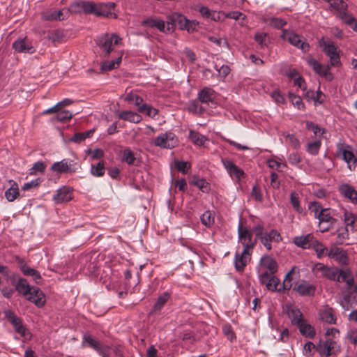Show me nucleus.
<instances>
[{
    "instance_id": "nucleus-1",
    "label": "nucleus",
    "mask_w": 357,
    "mask_h": 357,
    "mask_svg": "<svg viewBox=\"0 0 357 357\" xmlns=\"http://www.w3.org/2000/svg\"><path fill=\"white\" fill-rule=\"evenodd\" d=\"M319 44L322 51L330 57V65L331 66H337L340 64V58L337 52V47L333 42L322 37L319 40Z\"/></svg>"
},
{
    "instance_id": "nucleus-2",
    "label": "nucleus",
    "mask_w": 357,
    "mask_h": 357,
    "mask_svg": "<svg viewBox=\"0 0 357 357\" xmlns=\"http://www.w3.org/2000/svg\"><path fill=\"white\" fill-rule=\"evenodd\" d=\"M337 155L347 163L350 170L355 169L356 158L351 146L338 143L337 144Z\"/></svg>"
},
{
    "instance_id": "nucleus-3",
    "label": "nucleus",
    "mask_w": 357,
    "mask_h": 357,
    "mask_svg": "<svg viewBox=\"0 0 357 357\" xmlns=\"http://www.w3.org/2000/svg\"><path fill=\"white\" fill-rule=\"evenodd\" d=\"M84 345H87L89 347L94 349L102 357H109L110 347L104 344L89 334H84L83 336L82 346Z\"/></svg>"
},
{
    "instance_id": "nucleus-4",
    "label": "nucleus",
    "mask_w": 357,
    "mask_h": 357,
    "mask_svg": "<svg viewBox=\"0 0 357 357\" xmlns=\"http://www.w3.org/2000/svg\"><path fill=\"white\" fill-rule=\"evenodd\" d=\"M178 142L176 136L172 132L160 133L153 139V144L161 149H173L177 146Z\"/></svg>"
},
{
    "instance_id": "nucleus-5",
    "label": "nucleus",
    "mask_w": 357,
    "mask_h": 357,
    "mask_svg": "<svg viewBox=\"0 0 357 357\" xmlns=\"http://www.w3.org/2000/svg\"><path fill=\"white\" fill-rule=\"evenodd\" d=\"M121 38L115 34H105L98 39V45L102 50V54L107 56L114 50V46L117 45Z\"/></svg>"
},
{
    "instance_id": "nucleus-6",
    "label": "nucleus",
    "mask_w": 357,
    "mask_h": 357,
    "mask_svg": "<svg viewBox=\"0 0 357 357\" xmlns=\"http://www.w3.org/2000/svg\"><path fill=\"white\" fill-rule=\"evenodd\" d=\"M281 36L284 40H287L292 45L302 50L304 52H307L310 49V45L303 40L301 36L293 31L284 29Z\"/></svg>"
},
{
    "instance_id": "nucleus-7",
    "label": "nucleus",
    "mask_w": 357,
    "mask_h": 357,
    "mask_svg": "<svg viewBox=\"0 0 357 357\" xmlns=\"http://www.w3.org/2000/svg\"><path fill=\"white\" fill-rule=\"evenodd\" d=\"M238 240L242 244L243 250L252 251L256 244V240L252 241V234L247 227L238 226Z\"/></svg>"
},
{
    "instance_id": "nucleus-8",
    "label": "nucleus",
    "mask_w": 357,
    "mask_h": 357,
    "mask_svg": "<svg viewBox=\"0 0 357 357\" xmlns=\"http://www.w3.org/2000/svg\"><path fill=\"white\" fill-rule=\"evenodd\" d=\"M317 219L319 220V229L321 232L328 231L337 221L333 217L329 208H326Z\"/></svg>"
},
{
    "instance_id": "nucleus-9",
    "label": "nucleus",
    "mask_w": 357,
    "mask_h": 357,
    "mask_svg": "<svg viewBox=\"0 0 357 357\" xmlns=\"http://www.w3.org/2000/svg\"><path fill=\"white\" fill-rule=\"evenodd\" d=\"M252 252V251L250 250H243L241 253L238 252H236L234 257V265L236 271L240 272L243 271L247 264L251 259Z\"/></svg>"
},
{
    "instance_id": "nucleus-10",
    "label": "nucleus",
    "mask_w": 357,
    "mask_h": 357,
    "mask_svg": "<svg viewBox=\"0 0 357 357\" xmlns=\"http://www.w3.org/2000/svg\"><path fill=\"white\" fill-rule=\"evenodd\" d=\"M115 3L113 2L101 3L97 4L96 15L107 17L116 18L114 13Z\"/></svg>"
},
{
    "instance_id": "nucleus-11",
    "label": "nucleus",
    "mask_w": 357,
    "mask_h": 357,
    "mask_svg": "<svg viewBox=\"0 0 357 357\" xmlns=\"http://www.w3.org/2000/svg\"><path fill=\"white\" fill-rule=\"evenodd\" d=\"M307 64L313 69V70L321 75L324 76L325 77H329V79H332L333 76L331 73H329V67L325 68L322 64L319 63L312 56H309L307 59Z\"/></svg>"
},
{
    "instance_id": "nucleus-12",
    "label": "nucleus",
    "mask_w": 357,
    "mask_h": 357,
    "mask_svg": "<svg viewBox=\"0 0 357 357\" xmlns=\"http://www.w3.org/2000/svg\"><path fill=\"white\" fill-rule=\"evenodd\" d=\"M319 316L320 320L325 323L329 324H336L337 319L334 312V310L328 305L324 306L319 310Z\"/></svg>"
},
{
    "instance_id": "nucleus-13",
    "label": "nucleus",
    "mask_w": 357,
    "mask_h": 357,
    "mask_svg": "<svg viewBox=\"0 0 357 357\" xmlns=\"http://www.w3.org/2000/svg\"><path fill=\"white\" fill-rule=\"evenodd\" d=\"M26 298L39 307H43L45 303V295L38 287H33Z\"/></svg>"
},
{
    "instance_id": "nucleus-14",
    "label": "nucleus",
    "mask_w": 357,
    "mask_h": 357,
    "mask_svg": "<svg viewBox=\"0 0 357 357\" xmlns=\"http://www.w3.org/2000/svg\"><path fill=\"white\" fill-rule=\"evenodd\" d=\"M281 239L282 237L280 233L275 229H272L270 232H266L260 241L268 250H271L272 248L271 242H280Z\"/></svg>"
},
{
    "instance_id": "nucleus-15",
    "label": "nucleus",
    "mask_w": 357,
    "mask_h": 357,
    "mask_svg": "<svg viewBox=\"0 0 357 357\" xmlns=\"http://www.w3.org/2000/svg\"><path fill=\"white\" fill-rule=\"evenodd\" d=\"M315 238L312 234L295 236L293 239L294 243L303 249H309L312 246Z\"/></svg>"
},
{
    "instance_id": "nucleus-16",
    "label": "nucleus",
    "mask_w": 357,
    "mask_h": 357,
    "mask_svg": "<svg viewBox=\"0 0 357 357\" xmlns=\"http://www.w3.org/2000/svg\"><path fill=\"white\" fill-rule=\"evenodd\" d=\"M13 48L17 52L32 54L35 48L26 38L18 39L13 43Z\"/></svg>"
},
{
    "instance_id": "nucleus-17",
    "label": "nucleus",
    "mask_w": 357,
    "mask_h": 357,
    "mask_svg": "<svg viewBox=\"0 0 357 357\" xmlns=\"http://www.w3.org/2000/svg\"><path fill=\"white\" fill-rule=\"evenodd\" d=\"M327 256L334 259L342 265L347 264L348 261V258L344 250L335 245L331 248L327 253Z\"/></svg>"
},
{
    "instance_id": "nucleus-18",
    "label": "nucleus",
    "mask_w": 357,
    "mask_h": 357,
    "mask_svg": "<svg viewBox=\"0 0 357 357\" xmlns=\"http://www.w3.org/2000/svg\"><path fill=\"white\" fill-rule=\"evenodd\" d=\"M73 165V160L63 159L61 161L53 163L51 170L56 173H65L71 172V167Z\"/></svg>"
},
{
    "instance_id": "nucleus-19",
    "label": "nucleus",
    "mask_w": 357,
    "mask_h": 357,
    "mask_svg": "<svg viewBox=\"0 0 357 357\" xmlns=\"http://www.w3.org/2000/svg\"><path fill=\"white\" fill-rule=\"evenodd\" d=\"M72 199V191L70 188L63 186L59 189L56 195L53 197V200L56 204L66 202Z\"/></svg>"
},
{
    "instance_id": "nucleus-20",
    "label": "nucleus",
    "mask_w": 357,
    "mask_h": 357,
    "mask_svg": "<svg viewBox=\"0 0 357 357\" xmlns=\"http://www.w3.org/2000/svg\"><path fill=\"white\" fill-rule=\"evenodd\" d=\"M339 192L344 197L349 199L353 203H357V191L351 185L342 183L339 186Z\"/></svg>"
},
{
    "instance_id": "nucleus-21",
    "label": "nucleus",
    "mask_w": 357,
    "mask_h": 357,
    "mask_svg": "<svg viewBox=\"0 0 357 357\" xmlns=\"http://www.w3.org/2000/svg\"><path fill=\"white\" fill-rule=\"evenodd\" d=\"M6 315L10 322L13 325L17 333L25 336L26 328L22 324L21 319L15 316L11 311L6 312Z\"/></svg>"
},
{
    "instance_id": "nucleus-22",
    "label": "nucleus",
    "mask_w": 357,
    "mask_h": 357,
    "mask_svg": "<svg viewBox=\"0 0 357 357\" xmlns=\"http://www.w3.org/2000/svg\"><path fill=\"white\" fill-rule=\"evenodd\" d=\"M294 290L297 291L301 296H312L314 294L316 288L313 284L303 281L294 287Z\"/></svg>"
},
{
    "instance_id": "nucleus-23",
    "label": "nucleus",
    "mask_w": 357,
    "mask_h": 357,
    "mask_svg": "<svg viewBox=\"0 0 357 357\" xmlns=\"http://www.w3.org/2000/svg\"><path fill=\"white\" fill-rule=\"evenodd\" d=\"M12 283L15 285V289L21 294L26 297L31 291L33 287H31L27 280L24 278H20L17 282H15V279H12Z\"/></svg>"
},
{
    "instance_id": "nucleus-24",
    "label": "nucleus",
    "mask_w": 357,
    "mask_h": 357,
    "mask_svg": "<svg viewBox=\"0 0 357 357\" xmlns=\"http://www.w3.org/2000/svg\"><path fill=\"white\" fill-rule=\"evenodd\" d=\"M260 265L267 269L271 273H275L278 271L276 261L269 255H264L260 259Z\"/></svg>"
},
{
    "instance_id": "nucleus-25",
    "label": "nucleus",
    "mask_w": 357,
    "mask_h": 357,
    "mask_svg": "<svg viewBox=\"0 0 357 357\" xmlns=\"http://www.w3.org/2000/svg\"><path fill=\"white\" fill-rule=\"evenodd\" d=\"M215 98V91L211 88L204 87L198 95L199 101L202 103L208 104L213 102Z\"/></svg>"
},
{
    "instance_id": "nucleus-26",
    "label": "nucleus",
    "mask_w": 357,
    "mask_h": 357,
    "mask_svg": "<svg viewBox=\"0 0 357 357\" xmlns=\"http://www.w3.org/2000/svg\"><path fill=\"white\" fill-rule=\"evenodd\" d=\"M171 23L168 22L167 29L169 31L173 29L174 26H178L181 29L183 25L186 24L187 18L177 13H173L170 17Z\"/></svg>"
},
{
    "instance_id": "nucleus-27",
    "label": "nucleus",
    "mask_w": 357,
    "mask_h": 357,
    "mask_svg": "<svg viewBox=\"0 0 357 357\" xmlns=\"http://www.w3.org/2000/svg\"><path fill=\"white\" fill-rule=\"evenodd\" d=\"M342 269H340L337 267H329L328 266L322 277L326 278L332 281H336L340 282L341 271Z\"/></svg>"
},
{
    "instance_id": "nucleus-28",
    "label": "nucleus",
    "mask_w": 357,
    "mask_h": 357,
    "mask_svg": "<svg viewBox=\"0 0 357 357\" xmlns=\"http://www.w3.org/2000/svg\"><path fill=\"white\" fill-rule=\"evenodd\" d=\"M11 183L10 188L5 192V197L8 202H13L20 196L18 185L16 182L10 180Z\"/></svg>"
},
{
    "instance_id": "nucleus-29",
    "label": "nucleus",
    "mask_w": 357,
    "mask_h": 357,
    "mask_svg": "<svg viewBox=\"0 0 357 357\" xmlns=\"http://www.w3.org/2000/svg\"><path fill=\"white\" fill-rule=\"evenodd\" d=\"M287 314L293 324L298 325L303 321V314L296 307H289L287 310Z\"/></svg>"
},
{
    "instance_id": "nucleus-30",
    "label": "nucleus",
    "mask_w": 357,
    "mask_h": 357,
    "mask_svg": "<svg viewBox=\"0 0 357 357\" xmlns=\"http://www.w3.org/2000/svg\"><path fill=\"white\" fill-rule=\"evenodd\" d=\"M119 117L124 121L135 123H139L142 120L140 115L131 111H123L119 114Z\"/></svg>"
},
{
    "instance_id": "nucleus-31",
    "label": "nucleus",
    "mask_w": 357,
    "mask_h": 357,
    "mask_svg": "<svg viewBox=\"0 0 357 357\" xmlns=\"http://www.w3.org/2000/svg\"><path fill=\"white\" fill-rule=\"evenodd\" d=\"M335 342L332 340H328L319 345V353L321 355L329 356L333 353Z\"/></svg>"
},
{
    "instance_id": "nucleus-32",
    "label": "nucleus",
    "mask_w": 357,
    "mask_h": 357,
    "mask_svg": "<svg viewBox=\"0 0 357 357\" xmlns=\"http://www.w3.org/2000/svg\"><path fill=\"white\" fill-rule=\"evenodd\" d=\"M122 56H118L115 59L112 61H104L100 67V70L102 72L112 70L114 68H116L120 63L121 62Z\"/></svg>"
},
{
    "instance_id": "nucleus-33",
    "label": "nucleus",
    "mask_w": 357,
    "mask_h": 357,
    "mask_svg": "<svg viewBox=\"0 0 357 357\" xmlns=\"http://www.w3.org/2000/svg\"><path fill=\"white\" fill-rule=\"evenodd\" d=\"M142 24L149 27H155L160 31H165V23L163 20L158 19H147L142 22Z\"/></svg>"
},
{
    "instance_id": "nucleus-34",
    "label": "nucleus",
    "mask_w": 357,
    "mask_h": 357,
    "mask_svg": "<svg viewBox=\"0 0 357 357\" xmlns=\"http://www.w3.org/2000/svg\"><path fill=\"white\" fill-rule=\"evenodd\" d=\"M169 298L170 295L167 292H164L162 294L159 296L155 303L153 305L151 313L160 311Z\"/></svg>"
},
{
    "instance_id": "nucleus-35",
    "label": "nucleus",
    "mask_w": 357,
    "mask_h": 357,
    "mask_svg": "<svg viewBox=\"0 0 357 357\" xmlns=\"http://www.w3.org/2000/svg\"><path fill=\"white\" fill-rule=\"evenodd\" d=\"M357 214L354 215L351 212L347 210L344 211L343 214V220L345 224V227H351L352 231L354 230V225L356 222Z\"/></svg>"
},
{
    "instance_id": "nucleus-36",
    "label": "nucleus",
    "mask_w": 357,
    "mask_h": 357,
    "mask_svg": "<svg viewBox=\"0 0 357 357\" xmlns=\"http://www.w3.org/2000/svg\"><path fill=\"white\" fill-rule=\"evenodd\" d=\"M299 328L301 333L306 337H312L315 335V332L312 326L303 321L297 325Z\"/></svg>"
},
{
    "instance_id": "nucleus-37",
    "label": "nucleus",
    "mask_w": 357,
    "mask_h": 357,
    "mask_svg": "<svg viewBox=\"0 0 357 357\" xmlns=\"http://www.w3.org/2000/svg\"><path fill=\"white\" fill-rule=\"evenodd\" d=\"M189 138L194 144L197 146L203 145L206 140L205 136L194 130H190Z\"/></svg>"
},
{
    "instance_id": "nucleus-38",
    "label": "nucleus",
    "mask_w": 357,
    "mask_h": 357,
    "mask_svg": "<svg viewBox=\"0 0 357 357\" xmlns=\"http://www.w3.org/2000/svg\"><path fill=\"white\" fill-rule=\"evenodd\" d=\"M105 162L103 160L98 162L97 165H91V174L96 177L102 176L105 174Z\"/></svg>"
},
{
    "instance_id": "nucleus-39",
    "label": "nucleus",
    "mask_w": 357,
    "mask_h": 357,
    "mask_svg": "<svg viewBox=\"0 0 357 357\" xmlns=\"http://www.w3.org/2000/svg\"><path fill=\"white\" fill-rule=\"evenodd\" d=\"M312 247L317 253V257L319 259L323 257L324 255H327V253L328 252L327 248L317 239L314 241Z\"/></svg>"
},
{
    "instance_id": "nucleus-40",
    "label": "nucleus",
    "mask_w": 357,
    "mask_h": 357,
    "mask_svg": "<svg viewBox=\"0 0 357 357\" xmlns=\"http://www.w3.org/2000/svg\"><path fill=\"white\" fill-rule=\"evenodd\" d=\"M72 117L73 114L68 110H62L61 109H58V112L54 116L53 120L60 122H65L71 119Z\"/></svg>"
},
{
    "instance_id": "nucleus-41",
    "label": "nucleus",
    "mask_w": 357,
    "mask_h": 357,
    "mask_svg": "<svg viewBox=\"0 0 357 357\" xmlns=\"http://www.w3.org/2000/svg\"><path fill=\"white\" fill-rule=\"evenodd\" d=\"M340 280L341 282H345L349 289L351 288L354 284V279L349 269H344L341 271Z\"/></svg>"
},
{
    "instance_id": "nucleus-42",
    "label": "nucleus",
    "mask_w": 357,
    "mask_h": 357,
    "mask_svg": "<svg viewBox=\"0 0 357 357\" xmlns=\"http://www.w3.org/2000/svg\"><path fill=\"white\" fill-rule=\"evenodd\" d=\"M308 209L316 218H318L320 215L326 210V208H323L320 204L317 202H310L308 206Z\"/></svg>"
},
{
    "instance_id": "nucleus-43",
    "label": "nucleus",
    "mask_w": 357,
    "mask_h": 357,
    "mask_svg": "<svg viewBox=\"0 0 357 357\" xmlns=\"http://www.w3.org/2000/svg\"><path fill=\"white\" fill-rule=\"evenodd\" d=\"M93 130H89L84 132L75 133L70 139V141L75 143H79L86 138H89L93 133Z\"/></svg>"
},
{
    "instance_id": "nucleus-44",
    "label": "nucleus",
    "mask_w": 357,
    "mask_h": 357,
    "mask_svg": "<svg viewBox=\"0 0 357 357\" xmlns=\"http://www.w3.org/2000/svg\"><path fill=\"white\" fill-rule=\"evenodd\" d=\"M200 219L204 225L209 227L214 223V214L210 211H206L202 215Z\"/></svg>"
},
{
    "instance_id": "nucleus-45",
    "label": "nucleus",
    "mask_w": 357,
    "mask_h": 357,
    "mask_svg": "<svg viewBox=\"0 0 357 357\" xmlns=\"http://www.w3.org/2000/svg\"><path fill=\"white\" fill-rule=\"evenodd\" d=\"M46 169V164L44 162L38 161L33 164V167L29 169V174L30 175H37L38 173H43Z\"/></svg>"
},
{
    "instance_id": "nucleus-46",
    "label": "nucleus",
    "mask_w": 357,
    "mask_h": 357,
    "mask_svg": "<svg viewBox=\"0 0 357 357\" xmlns=\"http://www.w3.org/2000/svg\"><path fill=\"white\" fill-rule=\"evenodd\" d=\"M77 6L86 13H94L96 15V10L97 4L88 1H82L77 3Z\"/></svg>"
},
{
    "instance_id": "nucleus-47",
    "label": "nucleus",
    "mask_w": 357,
    "mask_h": 357,
    "mask_svg": "<svg viewBox=\"0 0 357 357\" xmlns=\"http://www.w3.org/2000/svg\"><path fill=\"white\" fill-rule=\"evenodd\" d=\"M280 285V280L275 275H272L269 281L266 284V286L268 290L281 291V287L278 288Z\"/></svg>"
},
{
    "instance_id": "nucleus-48",
    "label": "nucleus",
    "mask_w": 357,
    "mask_h": 357,
    "mask_svg": "<svg viewBox=\"0 0 357 357\" xmlns=\"http://www.w3.org/2000/svg\"><path fill=\"white\" fill-rule=\"evenodd\" d=\"M135 160L133 152L129 148H126L123 150V160L124 162L131 165L135 164Z\"/></svg>"
},
{
    "instance_id": "nucleus-49",
    "label": "nucleus",
    "mask_w": 357,
    "mask_h": 357,
    "mask_svg": "<svg viewBox=\"0 0 357 357\" xmlns=\"http://www.w3.org/2000/svg\"><path fill=\"white\" fill-rule=\"evenodd\" d=\"M328 3L333 9L337 11V14L341 13V11L346 10L347 8V5L344 2L343 0H332V1Z\"/></svg>"
},
{
    "instance_id": "nucleus-50",
    "label": "nucleus",
    "mask_w": 357,
    "mask_h": 357,
    "mask_svg": "<svg viewBox=\"0 0 357 357\" xmlns=\"http://www.w3.org/2000/svg\"><path fill=\"white\" fill-rule=\"evenodd\" d=\"M138 111L142 113H144L149 116H155L158 114V110L153 108L152 107L146 105L142 104L141 106L138 107Z\"/></svg>"
},
{
    "instance_id": "nucleus-51",
    "label": "nucleus",
    "mask_w": 357,
    "mask_h": 357,
    "mask_svg": "<svg viewBox=\"0 0 357 357\" xmlns=\"http://www.w3.org/2000/svg\"><path fill=\"white\" fill-rule=\"evenodd\" d=\"M340 304L345 310H349L350 308L353 307V303L351 302V292L349 291L346 294L340 301Z\"/></svg>"
},
{
    "instance_id": "nucleus-52",
    "label": "nucleus",
    "mask_w": 357,
    "mask_h": 357,
    "mask_svg": "<svg viewBox=\"0 0 357 357\" xmlns=\"http://www.w3.org/2000/svg\"><path fill=\"white\" fill-rule=\"evenodd\" d=\"M337 241L339 244H342L344 241L349 238L348 228H340L337 230Z\"/></svg>"
},
{
    "instance_id": "nucleus-53",
    "label": "nucleus",
    "mask_w": 357,
    "mask_h": 357,
    "mask_svg": "<svg viewBox=\"0 0 357 357\" xmlns=\"http://www.w3.org/2000/svg\"><path fill=\"white\" fill-rule=\"evenodd\" d=\"M289 98L291 103L298 109L304 108V104L300 96H298L294 93H290L289 95Z\"/></svg>"
},
{
    "instance_id": "nucleus-54",
    "label": "nucleus",
    "mask_w": 357,
    "mask_h": 357,
    "mask_svg": "<svg viewBox=\"0 0 357 357\" xmlns=\"http://www.w3.org/2000/svg\"><path fill=\"white\" fill-rule=\"evenodd\" d=\"M321 146V142L316 140L307 144V151L312 155H317Z\"/></svg>"
},
{
    "instance_id": "nucleus-55",
    "label": "nucleus",
    "mask_w": 357,
    "mask_h": 357,
    "mask_svg": "<svg viewBox=\"0 0 357 357\" xmlns=\"http://www.w3.org/2000/svg\"><path fill=\"white\" fill-rule=\"evenodd\" d=\"M337 15L338 17L348 26H350L356 19L354 16L347 13L346 10L341 11V13Z\"/></svg>"
},
{
    "instance_id": "nucleus-56",
    "label": "nucleus",
    "mask_w": 357,
    "mask_h": 357,
    "mask_svg": "<svg viewBox=\"0 0 357 357\" xmlns=\"http://www.w3.org/2000/svg\"><path fill=\"white\" fill-rule=\"evenodd\" d=\"M41 182H42V179L40 178H37L34 180H32L30 182L25 183L22 186V190L24 191L29 190L31 188L38 187L41 183Z\"/></svg>"
},
{
    "instance_id": "nucleus-57",
    "label": "nucleus",
    "mask_w": 357,
    "mask_h": 357,
    "mask_svg": "<svg viewBox=\"0 0 357 357\" xmlns=\"http://www.w3.org/2000/svg\"><path fill=\"white\" fill-rule=\"evenodd\" d=\"M287 142L294 148L298 149L300 146L298 139L293 134L284 135Z\"/></svg>"
},
{
    "instance_id": "nucleus-58",
    "label": "nucleus",
    "mask_w": 357,
    "mask_h": 357,
    "mask_svg": "<svg viewBox=\"0 0 357 357\" xmlns=\"http://www.w3.org/2000/svg\"><path fill=\"white\" fill-rule=\"evenodd\" d=\"M193 183L204 192L208 190V183L204 178L194 180Z\"/></svg>"
},
{
    "instance_id": "nucleus-59",
    "label": "nucleus",
    "mask_w": 357,
    "mask_h": 357,
    "mask_svg": "<svg viewBox=\"0 0 357 357\" xmlns=\"http://www.w3.org/2000/svg\"><path fill=\"white\" fill-rule=\"evenodd\" d=\"M86 153L91 156L92 160L100 159L104 156V152L100 149H89Z\"/></svg>"
},
{
    "instance_id": "nucleus-60",
    "label": "nucleus",
    "mask_w": 357,
    "mask_h": 357,
    "mask_svg": "<svg viewBox=\"0 0 357 357\" xmlns=\"http://www.w3.org/2000/svg\"><path fill=\"white\" fill-rule=\"evenodd\" d=\"M294 269H291L285 276V278L283 280L282 288L283 290H289L291 288L292 284L291 280L292 278L291 277V274L293 272Z\"/></svg>"
},
{
    "instance_id": "nucleus-61",
    "label": "nucleus",
    "mask_w": 357,
    "mask_h": 357,
    "mask_svg": "<svg viewBox=\"0 0 357 357\" xmlns=\"http://www.w3.org/2000/svg\"><path fill=\"white\" fill-rule=\"evenodd\" d=\"M63 36V35L61 31L55 30L49 33L48 38L52 42L56 43L59 42L62 39Z\"/></svg>"
},
{
    "instance_id": "nucleus-62",
    "label": "nucleus",
    "mask_w": 357,
    "mask_h": 357,
    "mask_svg": "<svg viewBox=\"0 0 357 357\" xmlns=\"http://www.w3.org/2000/svg\"><path fill=\"white\" fill-rule=\"evenodd\" d=\"M291 204H292L294 208L297 211L301 213L302 211V208L300 206V202L298 197L294 193H291Z\"/></svg>"
},
{
    "instance_id": "nucleus-63",
    "label": "nucleus",
    "mask_w": 357,
    "mask_h": 357,
    "mask_svg": "<svg viewBox=\"0 0 357 357\" xmlns=\"http://www.w3.org/2000/svg\"><path fill=\"white\" fill-rule=\"evenodd\" d=\"M215 68L218 72V75L222 78H225L230 72V68L228 66L222 65L218 68V66L215 65Z\"/></svg>"
},
{
    "instance_id": "nucleus-64",
    "label": "nucleus",
    "mask_w": 357,
    "mask_h": 357,
    "mask_svg": "<svg viewBox=\"0 0 357 357\" xmlns=\"http://www.w3.org/2000/svg\"><path fill=\"white\" fill-rule=\"evenodd\" d=\"M223 333L227 336V337L232 341V340L235 337L234 333L232 331L231 326L229 324H225L222 326Z\"/></svg>"
}]
</instances>
